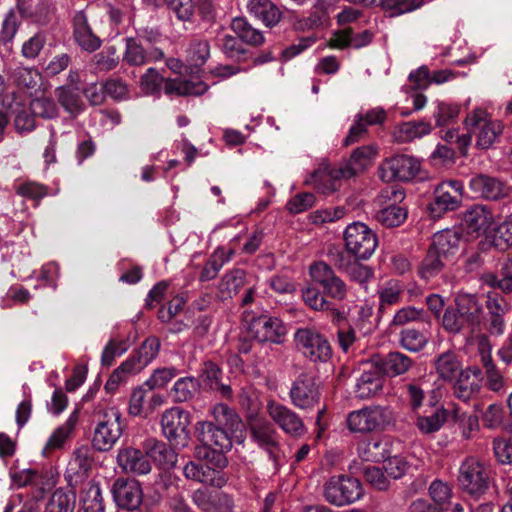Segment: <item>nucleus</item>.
<instances>
[{"label":"nucleus","instance_id":"12","mask_svg":"<svg viewBox=\"0 0 512 512\" xmlns=\"http://www.w3.org/2000/svg\"><path fill=\"white\" fill-rule=\"evenodd\" d=\"M420 170V163L412 156L398 154L386 160L379 167L380 178L385 182L409 181Z\"/></svg>","mask_w":512,"mask_h":512},{"label":"nucleus","instance_id":"24","mask_svg":"<svg viewBox=\"0 0 512 512\" xmlns=\"http://www.w3.org/2000/svg\"><path fill=\"white\" fill-rule=\"evenodd\" d=\"M73 36L77 44L85 51H96L101 40L96 36L89 23L84 11H78L73 17Z\"/></svg>","mask_w":512,"mask_h":512},{"label":"nucleus","instance_id":"9","mask_svg":"<svg viewBox=\"0 0 512 512\" xmlns=\"http://www.w3.org/2000/svg\"><path fill=\"white\" fill-rule=\"evenodd\" d=\"M190 413L180 407L166 410L161 417L164 436L174 448H183L190 439Z\"/></svg>","mask_w":512,"mask_h":512},{"label":"nucleus","instance_id":"48","mask_svg":"<svg viewBox=\"0 0 512 512\" xmlns=\"http://www.w3.org/2000/svg\"><path fill=\"white\" fill-rule=\"evenodd\" d=\"M199 390V383L192 377H185L179 379L173 389L172 394L174 401L186 402L194 397Z\"/></svg>","mask_w":512,"mask_h":512},{"label":"nucleus","instance_id":"32","mask_svg":"<svg viewBox=\"0 0 512 512\" xmlns=\"http://www.w3.org/2000/svg\"><path fill=\"white\" fill-rule=\"evenodd\" d=\"M248 9L252 15L261 19L266 26H274L281 19L279 8L270 0H250Z\"/></svg>","mask_w":512,"mask_h":512},{"label":"nucleus","instance_id":"4","mask_svg":"<svg viewBox=\"0 0 512 512\" xmlns=\"http://www.w3.org/2000/svg\"><path fill=\"white\" fill-rule=\"evenodd\" d=\"M458 484L464 493L479 498L489 489L490 472L483 463L468 457L460 466Z\"/></svg>","mask_w":512,"mask_h":512},{"label":"nucleus","instance_id":"22","mask_svg":"<svg viewBox=\"0 0 512 512\" xmlns=\"http://www.w3.org/2000/svg\"><path fill=\"white\" fill-rule=\"evenodd\" d=\"M117 462L126 472L137 475L148 474L152 469L146 451L143 452L133 447L120 449L117 455Z\"/></svg>","mask_w":512,"mask_h":512},{"label":"nucleus","instance_id":"53","mask_svg":"<svg viewBox=\"0 0 512 512\" xmlns=\"http://www.w3.org/2000/svg\"><path fill=\"white\" fill-rule=\"evenodd\" d=\"M320 286L323 292L333 299L342 301L347 296V285L334 271L326 277Z\"/></svg>","mask_w":512,"mask_h":512},{"label":"nucleus","instance_id":"33","mask_svg":"<svg viewBox=\"0 0 512 512\" xmlns=\"http://www.w3.org/2000/svg\"><path fill=\"white\" fill-rule=\"evenodd\" d=\"M213 425L226 430L227 432H236L242 426V421L234 409L226 404H217L213 409Z\"/></svg>","mask_w":512,"mask_h":512},{"label":"nucleus","instance_id":"61","mask_svg":"<svg viewBox=\"0 0 512 512\" xmlns=\"http://www.w3.org/2000/svg\"><path fill=\"white\" fill-rule=\"evenodd\" d=\"M328 257L330 262L341 272H346L353 262L356 261V257L350 253L347 249L343 250L340 248H332L328 251Z\"/></svg>","mask_w":512,"mask_h":512},{"label":"nucleus","instance_id":"20","mask_svg":"<svg viewBox=\"0 0 512 512\" xmlns=\"http://www.w3.org/2000/svg\"><path fill=\"white\" fill-rule=\"evenodd\" d=\"M367 369L363 370V373L359 377L355 393L359 399H368L379 394L384 386L385 377L384 373L376 364L367 365Z\"/></svg>","mask_w":512,"mask_h":512},{"label":"nucleus","instance_id":"35","mask_svg":"<svg viewBox=\"0 0 512 512\" xmlns=\"http://www.w3.org/2000/svg\"><path fill=\"white\" fill-rule=\"evenodd\" d=\"M80 502L84 512H104L105 510L100 487L91 481L83 486Z\"/></svg>","mask_w":512,"mask_h":512},{"label":"nucleus","instance_id":"51","mask_svg":"<svg viewBox=\"0 0 512 512\" xmlns=\"http://www.w3.org/2000/svg\"><path fill=\"white\" fill-rule=\"evenodd\" d=\"M359 453L363 460L369 462H381L387 457V450L381 440H369L359 447Z\"/></svg>","mask_w":512,"mask_h":512},{"label":"nucleus","instance_id":"37","mask_svg":"<svg viewBox=\"0 0 512 512\" xmlns=\"http://www.w3.org/2000/svg\"><path fill=\"white\" fill-rule=\"evenodd\" d=\"M407 218V209L391 204L375 215V219L385 227L392 228L401 225Z\"/></svg>","mask_w":512,"mask_h":512},{"label":"nucleus","instance_id":"39","mask_svg":"<svg viewBox=\"0 0 512 512\" xmlns=\"http://www.w3.org/2000/svg\"><path fill=\"white\" fill-rule=\"evenodd\" d=\"M489 245L498 251H505L512 246V213L494 230Z\"/></svg>","mask_w":512,"mask_h":512},{"label":"nucleus","instance_id":"57","mask_svg":"<svg viewBox=\"0 0 512 512\" xmlns=\"http://www.w3.org/2000/svg\"><path fill=\"white\" fill-rule=\"evenodd\" d=\"M400 343L403 348L412 352H418L426 345L427 338L416 329H405L400 333Z\"/></svg>","mask_w":512,"mask_h":512},{"label":"nucleus","instance_id":"3","mask_svg":"<svg viewBox=\"0 0 512 512\" xmlns=\"http://www.w3.org/2000/svg\"><path fill=\"white\" fill-rule=\"evenodd\" d=\"M124 427V420L117 408L110 407L99 412L92 439L93 447L101 452L109 451L121 437Z\"/></svg>","mask_w":512,"mask_h":512},{"label":"nucleus","instance_id":"45","mask_svg":"<svg viewBox=\"0 0 512 512\" xmlns=\"http://www.w3.org/2000/svg\"><path fill=\"white\" fill-rule=\"evenodd\" d=\"M58 102L72 116H76L83 107L79 95L66 86L58 87L55 91Z\"/></svg>","mask_w":512,"mask_h":512},{"label":"nucleus","instance_id":"34","mask_svg":"<svg viewBox=\"0 0 512 512\" xmlns=\"http://www.w3.org/2000/svg\"><path fill=\"white\" fill-rule=\"evenodd\" d=\"M231 29L246 44L260 46L264 43V36L261 31L254 28L244 17L234 18L231 22Z\"/></svg>","mask_w":512,"mask_h":512},{"label":"nucleus","instance_id":"59","mask_svg":"<svg viewBox=\"0 0 512 512\" xmlns=\"http://www.w3.org/2000/svg\"><path fill=\"white\" fill-rule=\"evenodd\" d=\"M384 462L385 472L393 479H400L411 468L409 462L402 456L386 457Z\"/></svg>","mask_w":512,"mask_h":512},{"label":"nucleus","instance_id":"56","mask_svg":"<svg viewBox=\"0 0 512 512\" xmlns=\"http://www.w3.org/2000/svg\"><path fill=\"white\" fill-rule=\"evenodd\" d=\"M159 349V339L155 336H150L141 344L134 354L137 360L145 367L157 356Z\"/></svg>","mask_w":512,"mask_h":512},{"label":"nucleus","instance_id":"10","mask_svg":"<svg viewBox=\"0 0 512 512\" xmlns=\"http://www.w3.org/2000/svg\"><path fill=\"white\" fill-rule=\"evenodd\" d=\"M462 184L459 181H445L434 189V198L428 205L432 218H440L448 211H455L462 202Z\"/></svg>","mask_w":512,"mask_h":512},{"label":"nucleus","instance_id":"5","mask_svg":"<svg viewBox=\"0 0 512 512\" xmlns=\"http://www.w3.org/2000/svg\"><path fill=\"white\" fill-rule=\"evenodd\" d=\"M294 340L296 348L314 363H326L332 358L329 340L314 328H299Z\"/></svg>","mask_w":512,"mask_h":512},{"label":"nucleus","instance_id":"31","mask_svg":"<svg viewBox=\"0 0 512 512\" xmlns=\"http://www.w3.org/2000/svg\"><path fill=\"white\" fill-rule=\"evenodd\" d=\"M377 364L384 374L398 376L406 373L414 365V361L407 355L395 351L388 353Z\"/></svg>","mask_w":512,"mask_h":512},{"label":"nucleus","instance_id":"15","mask_svg":"<svg viewBox=\"0 0 512 512\" xmlns=\"http://www.w3.org/2000/svg\"><path fill=\"white\" fill-rule=\"evenodd\" d=\"M249 332L259 342H272L280 344L286 335V327L283 322L267 315H261L252 319Z\"/></svg>","mask_w":512,"mask_h":512},{"label":"nucleus","instance_id":"44","mask_svg":"<svg viewBox=\"0 0 512 512\" xmlns=\"http://www.w3.org/2000/svg\"><path fill=\"white\" fill-rule=\"evenodd\" d=\"M227 449H217L208 447H197L196 457L205 460V465L223 471L228 465V459L225 456Z\"/></svg>","mask_w":512,"mask_h":512},{"label":"nucleus","instance_id":"21","mask_svg":"<svg viewBox=\"0 0 512 512\" xmlns=\"http://www.w3.org/2000/svg\"><path fill=\"white\" fill-rule=\"evenodd\" d=\"M197 438L202 443L201 447L230 449L232 441L229 432L213 425L212 421H203L197 424Z\"/></svg>","mask_w":512,"mask_h":512},{"label":"nucleus","instance_id":"30","mask_svg":"<svg viewBox=\"0 0 512 512\" xmlns=\"http://www.w3.org/2000/svg\"><path fill=\"white\" fill-rule=\"evenodd\" d=\"M246 273L242 269H233L226 273L218 287V297L222 300L231 299L245 285Z\"/></svg>","mask_w":512,"mask_h":512},{"label":"nucleus","instance_id":"50","mask_svg":"<svg viewBox=\"0 0 512 512\" xmlns=\"http://www.w3.org/2000/svg\"><path fill=\"white\" fill-rule=\"evenodd\" d=\"M93 458L90 449L87 446L77 448L73 453V459L70 461V469L80 477L86 476L91 469Z\"/></svg>","mask_w":512,"mask_h":512},{"label":"nucleus","instance_id":"29","mask_svg":"<svg viewBox=\"0 0 512 512\" xmlns=\"http://www.w3.org/2000/svg\"><path fill=\"white\" fill-rule=\"evenodd\" d=\"M144 448L148 457L164 468H173L177 462V455L173 446L163 441L149 439L145 442Z\"/></svg>","mask_w":512,"mask_h":512},{"label":"nucleus","instance_id":"58","mask_svg":"<svg viewBox=\"0 0 512 512\" xmlns=\"http://www.w3.org/2000/svg\"><path fill=\"white\" fill-rule=\"evenodd\" d=\"M242 41L232 35H225L222 39V51L230 59L238 62L246 60L247 50L243 47Z\"/></svg>","mask_w":512,"mask_h":512},{"label":"nucleus","instance_id":"41","mask_svg":"<svg viewBox=\"0 0 512 512\" xmlns=\"http://www.w3.org/2000/svg\"><path fill=\"white\" fill-rule=\"evenodd\" d=\"M447 412L443 407L435 408L430 415L419 416L416 426L424 434L438 431L445 423Z\"/></svg>","mask_w":512,"mask_h":512},{"label":"nucleus","instance_id":"60","mask_svg":"<svg viewBox=\"0 0 512 512\" xmlns=\"http://www.w3.org/2000/svg\"><path fill=\"white\" fill-rule=\"evenodd\" d=\"M14 115V127L19 134L30 133L36 128L35 115L23 106Z\"/></svg>","mask_w":512,"mask_h":512},{"label":"nucleus","instance_id":"55","mask_svg":"<svg viewBox=\"0 0 512 512\" xmlns=\"http://www.w3.org/2000/svg\"><path fill=\"white\" fill-rule=\"evenodd\" d=\"M188 60L195 66L200 67L205 64L210 56V46L207 40H193L188 48Z\"/></svg>","mask_w":512,"mask_h":512},{"label":"nucleus","instance_id":"14","mask_svg":"<svg viewBox=\"0 0 512 512\" xmlns=\"http://www.w3.org/2000/svg\"><path fill=\"white\" fill-rule=\"evenodd\" d=\"M267 413L271 419L288 435L301 437L307 429L301 417L287 406L269 401L267 404Z\"/></svg>","mask_w":512,"mask_h":512},{"label":"nucleus","instance_id":"18","mask_svg":"<svg viewBox=\"0 0 512 512\" xmlns=\"http://www.w3.org/2000/svg\"><path fill=\"white\" fill-rule=\"evenodd\" d=\"M482 372L477 366H471L459 373V377L453 386V394L463 402L475 398L481 389Z\"/></svg>","mask_w":512,"mask_h":512},{"label":"nucleus","instance_id":"28","mask_svg":"<svg viewBox=\"0 0 512 512\" xmlns=\"http://www.w3.org/2000/svg\"><path fill=\"white\" fill-rule=\"evenodd\" d=\"M493 215L489 209L475 205L464 214L463 225L468 233H484L491 226Z\"/></svg>","mask_w":512,"mask_h":512},{"label":"nucleus","instance_id":"16","mask_svg":"<svg viewBox=\"0 0 512 512\" xmlns=\"http://www.w3.org/2000/svg\"><path fill=\"white\" fill-rule=\"evenodd\" d=\"M113 498L118 507L135 510L143 501L141 485L134 479L118 478L112 486Z\"/></svg>","mask_w":512,"mask_h":512},{"label":"nucleus","instance_id":"46","mask_svg":"<svg viewBox=\"0 0 512 512\" xmlns=\"http://www.w3.org/2000/svg\"><path fill=\"white\" fill-rule=\"evenodd\" d=\"M431 131V125L425 121H414L405 122L399 125L398 139L401 142H409L415 138L422 137L423 135L429 134Z\"/></svg>","mask_w":512,"mask_h":512},{"label":"nucleus","instance_id":"36","mask_svg":"<svg viewBox=\"0 0 512 512\" xmlns=\"http://www.w3.org/2000/svg\"><path fill=\"white\" fill-rule=\"evenodd\" d=\"M435 369L439 377L445 381H452L462 371L457 355L447 351L435 360Z\"/></svg>","mask_w":512,"mask_h":512},{"label":"nucleus","instance_id":"25","mask_svg":"<svg viewBox=\"0 0 512 512\" xmlns=\"http://www.w3.org/2000/svg\"><path fill=\"white\" fill-rule=\"evenodd\" d=\"M488 310L487 330L492 335H501L504 331V316L510 310V305L502 296H489L486 301Z\"/></svg>","mask_w":512,"mask_h":512},{"label":"nucleus","instance_id":"1","mask_svg":"<svg viewBox=\"0 0 512 512\" xmlns=\"http://www.w3.org/2000/svg\"><path fill=\"white\" fill-rule=\"evenodd\" d=\"M376 149L371 145L361 146L354 149L349 159L336 165L322 163L315 170L306 183L323 194H330L340 188L342 179H350L364 172L376 155Z\"/></svg>","mask_w":512,"mask_h":512},{"label":"nucleus","instance_id":"27","mask_svg":"<svg viewBox=\"0 0 512 512\" xmlns=\"http://www.w3.org/2000/svg\"><path fill=\"white\" fill-rule=\"evenodd\" d=\"M460 244V235L450 229H446L434 234L430 247L433 248L440 257L451 262L458 252Z\"/></svg>","mask_w":512,"mask_h":512},{"label":"nucleus","instance_id":"54","mask_svg":"<svg viewBox=\"0 0 512 512\" xmlns=\"http://www.w3.org/2000/svg\"><path fill=\"white\" fill-rule=\"evenodd\" d=\"M428 320V314L423 309H417L414 306H407L401 308L396 312L391 322L392 326H403L410 322L426 321Z\"/></svg>","mask_w":512,"mask_h":512},{"label":"nucleus","instance_id":"43","mask_svg":"<svg viewBox=\"0 0 512 512\" xmlns=\"http://www.w3.org/2000/svg\"><path fill=\"white\" fill-rule=\"evenodd\" d=\"M78 415V410H75L70 415L68 420L54 431V433L47 442V448L58 449L63 446V444L69 438V436L71 435L76 426V423L78 421Z\"/></svg>","mask_w":512,"mask_h":512},{"label":"nucleus","instance_id":"62","mask_svg":"<svg viewBox=\"0 0 512 512\" xmlns=\"http://www.w3.org/2000/svg\"><path fill=\"white\" fill-rule=\"evenodd\" d=\"M315 196L310 192H302L296 194L286 204L287 210L292 214L302 213L313 207Z\"/></svg>","mask_w":512,"mask_h":512},{"label":"nucleus","instance_id":"2","mask_svg":"<svg viewBox=\"0 0 512 512\" xmlns=\"http://www.w3.org/2000/svg\"><path fill=\"white\" fill-rule=\"evenodd\" d=\"M441 319L443 329L451 334H474L480 331L484 319L482 298L477 294L458 292Z\"/></svg>","mask_w":512,"mask_h":512},{"label":"nucleus","instance_id":"49","mask_svg":"<svg viewBox=\"0 0 512 512\" xmlns=\"http://www.w3.org/2000/svg\"><path fill=\"white\" fill-rule=\"evenodd\" d=\"M404 290L397 281H389L379 290V312L383 313L387 306L397 304L402 297Z\"/></svg>","mask_w":512,"mask_h":512},{"label":"nucleus","instance_id":"47","mask_svg":"<svg viewBox=\"0 0 512 512\" xmlns=\"http://www.w3.org/2000/svg\"><path fill=\"white\" fill-rule=\"evenodd\" d=\"M423 3L424 0H379L378 6L391 16H398L418 9Z\"/></svg>","mask_w":512,"mask_h":512},{"label":"nucleus","instance_id":"13","mask_svg":"<svg viewBox=\"0 0 512 512\" xmlns=\"http://www.w3.org/2000/svg\"><path fill=\"white\" fill-rule=\"evenodd\" d=\"M321 393L316 379L308 374H301L292 384L290 399L301 410H311L320 402Z\"/></svg>","mask_w":512,"mask_h":512},{"label":"nucleus","instance_id":"63","mask_svg":"<svg viewBox=\"0 0 512 512\" xmlns=\"http://www.w3.org/2000/svg\"><path fill=\"white\" fill-rule=\"evenodd\" d=\"M45 43V34L42 32L36 33L34 36L23 43L21 49L22 56L26 59H35L40 54Z\"/></svg>","mask_w":512,"mask_h":512},{"label":"nucleus","instance_id":"19","mask_svg":"<svg viewBox=\"0 0 512 512\" xmlns=\"http://www.w3.org/2000/svg\"><path fill=\"white\" fill-rule=\"evenodd\" d=\"M252 438L263 447L275 465H278L280 447L277 441V432L273 425L265 420H257L250 424Z\"/></svg>","mask_w":512,"mask_h":512},{"label":"nucleus","instance_id":"42","mask_svg":"<svg viewBox=\"0 0 512 512\" xmlns=\"http://www.w3.org/2000/svg\"><path fill=\"white\" fill-rule=\"evenodd\" d=\"M14 83L27 91L33 90L41 80V74L35 68L17 67L11 75Z\"/></svg>","mask_w":512,"mask_h":512},{"label":"nucleus","instance_id":"23","mask_svg":"<svg viewBox=\"0 0 512 512\" xmlns=\"http://www.w3.org/2000/svg\"><path fill=\"white\" fill-rule=\"evenodd\" d=\"M193 502L202 512L233 511V501L224 493H210L198 489L193 493Z\"/></svg>","mask_w":512,"mask_h":512},{"label":"nucleus","instance_id":"26","mask_svg":"<svg viewBox=\"0 0 512 512\" xmlns=\"http://www.w3.org/2000/svg\"><path fill=\"white\" fill-rule=\"evenodd\" d=\"M163 57L164 53L159 48L147 52L139 40L135 38L126 39V51L123 60L130 66H141L149 61L161 60Z\"/></svg>","mask_w":512,"mask_h":512},{"label":"nucleus","instance_id":"6","mask_svg":"<svg viewBox=\"0 0 512 512\" xmlns=\"http://www.w3.org/2000/svg\"><path fill=\"white\" fill-rule=\"evenodd\" d=\"M323 495L327 502L335 506L354 503L363 495L360 481L347 475L332 476L323 486Z\"/></svg>","mask_w":512,"mask_h":512},{"label":"nucleus","instance_id":"52","mask_svg":"<svg viewBox=\"0 0 512 512\" xmlns=\"http://www.w3.org/2000/svg\"><path fill=\"white\" fill-rule=\"evenodd\" d=\"M30 110L33 115L43 119H54L59 114V109L52 98L39 97L30 102Z\"/></svg>","mask_w":512,"mask_h":512},{"label":"nucleus","instance_id":"11","mask_svg":"<svg viewBox=\"0 0 512 512\" xmlns=\"http://www.w3.org/2000/svg\"><path fill=\"white\" fill-rule=\"evenodd\" d=\"M464 123L468 131L478 130L476 145L481 149L491 147L504 129L501 121L487 119L483 110H475Z\"/></svg>","mask_w":512,"mask_h":512},{"label":"nucleus","instance_id":"40","mask_svg":"<svg viewBox=\"0 0 512 512\" xmlns=\"http://www.w3.org/2000/svg\"><path fill=\"white\" fill-rule=\"evenodd\" d=\"M75 494L57 489L51 495L44 512H73Z\"/></svg>","mask_w":512,"mask_h":512},{"label":"nucleus","instance_id":"7","mask_svg":"<svg viewBox=\"0 0 512 512\" xmlns=\"http://www.w3.org/2000/svg\"><path fill=\"white\" fill-rule=\"evenodd\" d=\"M392 420V413L387 407L370 406L351 412L347 425L352 432L369 433L384 430Z\"/></svg>","mask_w":512,"mask_h":512},{"label":"nucleus","instance_id":"8","mask_svg":"<svg viewBox=\"0 0 512 512\" xmlns=\"http://www.w3.org/2000/svg\"><path fill=\"white\" fill-rule=\"evenodd\" d=\"M345 248L358 259H369L374 253L378 238L376 233L362 222L349 224L344 231Z\"/></svg>","mask_w":512,"mask_h":512},{"label":"nucleus","instance_id":"17","mask_svg":"<svg viewBox=\"0 0 512 512\" xmlns=\"http://www.w3.org/2000/svg\"><path fill=\"white\" fill-rule=\"evenodd\" d=\"M470 189L479 197L487 200H500L509 195L510 188L497 177L477 174L469 182Z\"/></svg>","mask_w":512,"mask_h":512},{"label":"nucleus","instance_id":"38","mask_svg":"<svg viewBox=\"0 0 512 512\" xmlns=\"http://www.w3.org/2000/svg\"><path fill=\"white\" fill-rule=\"evenodd\" d=\"M447 263H449L448 260L440 257V254L429 246L426 256L419 267V273L422 278L430 279L441 272Z\"/></svg>","mask_w":512,"mask_h":512},{"label":"nucleus","instance_id":"64","mask_svg":"<svg viewBox=\"0 0 512 512\" xmlns=\"http://www.w3.org/2000/svg\"><path fill=\"white\" fill-rule=\"evenodd\" d=\"M485 282L494 288H499L503 292L512 291V273L507 267H503L499 274L489 273L485 275Z\"/></svg>","mask_w":512,"mask_h":512}]
</instances>
